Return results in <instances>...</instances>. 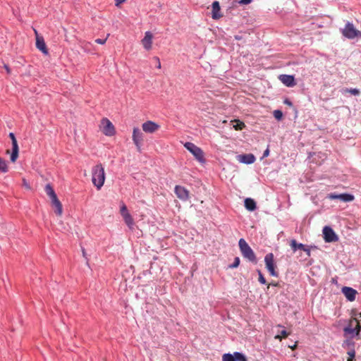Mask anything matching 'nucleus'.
<instances>
[{"instance_id":"obj_1","label":"nucleus","mask_w":361,"mask_h":361,"mask_svg":"<svg viewBox=\"0 0 361 361\" xmlns=\"http://www.w3.org/2000/svg\"><path fill=\"white\" fill-rule=\"evenodd\" d=\"M105 180L104 169L101 164L93 166L92 169V181L97 190H100Z\"/></svg>"},{"instance_id":"obj_2","label":"nucleus","mask_w":361,"mask_h":361,"mask_svg":"<svg viewBox=\"0 0 361 361\" xmlns=\"http://www.w3.org/2000/svg\"><path fill=\"white\" fill-rule=\"evenodd\" d=\"M238 246L244 258L253 264L257 263L255 253L244 238H240L239 240Z\"/></svg>"},{"instance_id":"obj_3","label":"nucleus","mask_w":361,"mask_h":361,"mask_svg":"<svg viewBox=\"0 0 361 361\" xmlns=\"http://www.w3.org/2000/svg\"><path fill=\"white\" fill-rule=\"evenodd\" d=\"M184 147L187 149L195 158L201 164L205 163V159L204 156V152L202 149L195 145L194 143L190 142H186L184 144Z\"/></svg>"},{"instance_id":"obj_4","label":"nucleus","mask_w":361,"mask_h":361,"mask_svg":"<svg viewBox=\"0 0 361 361\" xmlns=\"http://www.w3.org/2000/svg\"><path fill=\"white\" fill-rule=\"evenodd\" d=\"M341 32L344 37L353 39L355 37H361V32L357 30L352 23L348 22L345 27L341 29Z\"/></svg>"},{"instance_id":"obj_5","label":"nucleus","mask_w":361,"mask_h":361,"mask_svg":"<svg viewBox=\"0 0 361 361\" xmlns=\"http://www.w3.org/2000/svg\"><path fill=\"white\" fill-rule=\"evenodd\" d=\"M264 262L266 265V268L269 272L270 275L272 276L278 277L279 274L276 271V264L274 262V257L273 253L270 252L265 255L264 257Z\"/></svg>"},{"instance_id":"obj_6","label":"nucleus","mask_w":361,"mask_h":361,"mask_svg":"<svg viewBox=\"0 0 361 361\" xmlns=\"http://www.w3.org/2000/svg\"><path fill=\"white\" fill-rule=\"evenodd\" d=\"M324 239L326 243L336 242L338 240V237L330 226H326L323 228Z\"/></svg>"},{"instance_id":"obj_7","label":"nucleus","mask_w":361,"mask_h":361,"mask_svg":"<svg viewBox=\"0 0 361 361\" xmlns=\"http://www.w3.org/2000/svg\"><path fill=\"white\" fill-rule=\"evenodd\" d=\"M132 138L137 151L140 152L143 141V133L139 128L135 127L133 128Z\"/></svg>"},{"instance_id":"obj_8","label":"nucleus","mask_w":361,"mask_h":361,"mask_svg":"<svg viewBox=\"0 0 361 361\" xmlns=\"http://www.w3.org/2000/svg\"><path fill=\"white\" fill-rule=\"evenodd\" d=\"M9 137L11 138L12 141V152L11 154V161L15 162L18 157V152H19V148L15 136V134L13 133H9Z\"/></svg>"},{"instance_id":"obj_9","label":"nucleus","mask_w":361,"mask_h":361,"mask_svg":"<svg viewBox=\"0 0 361 361\" xmlns=\"http://www.w3.org/2000/svg\"><path fill=\"white\" fill-rule=\"evenodd\" d=\"M102 124L103 126L102 132L105 135L112 136L115 134V128L112 123L107 118H103L102 120Z\"/></svg>"},{"instance_id":"obj_10","label":"nucleus","mask_w":361,"mask_h":361,"mask_svg":"<svg viewBox=\"0 0 361 361\" xmlns=\"http://www.w3.org/2000/svg\"><path fill=\"white\" fill-rule=\"evenodd\" d=\"M174 192L176 196L183 201H186L189 198V191L183 186L176 185Z\"/></svg>"},{"instance_id":"obj_11","label":"nucleus","mask_w":361,"mask_h":361,"mask_svg":"<svg viewBox=\"0 0 361 361\" xmlns=\"http://www.w3.org/2000/svg\"><path fill=\"white\" fill-rule=\"evenodd\" d=\"M35 32L36 35V47L41 51L44 54L47 55L49 54L48 49L47 48L46 43L44 42V39L43 37L39 36L37 32V30H35Z\"/></svg>"},{"instance_id":"obj_12","label":"nucleus","mask_w":361,"mask_h":361,"mask_svg":"<svg viewBox=\"0 0 361 361\" xmlns=\"http://www.w3.org/2000/svg\"><path fill=\"white\" fill-rule=\"evenodd\" d=\"M341 292L343 293L346 299L350 302L354 301L355 300L356 295L357 294V292L355 289L348 286L343 287Z\"/></svg>"},{"instance_id":"obj_13","label":"nucleus","mask_w":361,"mask_h":361,"mask_svg":"<svg viewBox=\"0 0 361 361\" xmlns=\"http://www.w3.org/2000/svg\"><path fill=\"white\" fill-rule=\"evenodd\" d=\"M143 131L147 133H153L159 128V126L154 121H147L142 123Z\"/></svg>"},{"instance_id":"obj_14","label":"nucleus","mask_w":361,"mask_h":361,"mask_svg":"<svg viewBox=\"0 0 361 361\" xmlns=\"http://www.w3.org/2000/svg\"><path fill=\"white\" fill-rule=\"evenodd\" d=\"M237 159L240 163L245 164H252L255 161L256 158L254 154L250 153V154H239L237 156Z\"/></svg>"},{"instance_id":"obj_15","label":"nucleus","mask_w":361,"mask_h":361,"mask_svg":"<svg viewBox=\"0 0 361 361\" xmlns=\"http://www.w3.org/2000/svg\"><path fill=\"white\" fill-rule=\"evenodd\" d=\"M279 79L283 84L288 87H294L296 85L295 77L292 75H281Z\"/></svg>"},{"instance_id":"obj_16","label":"nucleus","mask_w":361,"mask_h":361,"mask_svg":"<svg viewBox=\"0 0 361 361\" xmlns=\"http://www.w3.org/2000/svg\"><path fill=\"white\" fill-rule=\"evenodd\" d=\"M330 197L334 200H336V199L340 200L344 202H352L355 199L354 195H353L352 194H350V193H342V194H339V195L331 194Z\"/></svg>"},{"instance_id":"obj_17","label":"nucleus","mask_w":361,"mask_h":361,"mask_svg":"<svg viewBox=\"0 0 361 361\" xmlns=\"http://www.w3.org/2000/svg\"><path fill=\"white\" fill-rule=\"evenodd\" d=\"M212 17L214 20L219 19L222 17V14L220 12L221 8L220 4L218 1H214L212 4Z\"/></svg>"},{"instance_id":"obj_18","label":"nucleus","mask_w":361,"mask_h":361,"mask_svg":"<svg viewBox=\"0 0 361 361\" xmlns=\"http://www.w3.org/2000/svg\"><path fill=\"white\" fill-rule=\"evenodd\" d=\"M152 37L153 36L149 31L145 32V35L142 39V43L145 49L149 50L152 48Z\"/></svg>"},{"instance_id":"obj_19","label":"nucleus","mask_w":361,"mask_h":361,"mask_svg":"<svg viewBox=\"0 0 361 361\" xmlns=\"http://www.w3.org/2000/svg\"><path fill=\"white\" fill-rule=\"evenodd\" d=\"M50 200H51V206L55 208V211H54L55 213L58 216H61L62 214L63 207H62V204H61V202L59 201V200L58 199L57 196L54 197V198H51Z\"/></svg>"},{"instance_id":"obj_20","label":"nucleus","mask_w":361,"mask_h":361,"mask_svg":"<svg viewBox=\"0 0 361 361\" xmlns=\"http://www.w3.org/2000/svg\"><path fill=\"white\" fill-rule=\"evenodd\" d=\"M245 207L250 212H253L257 208L255 201L250 197H247L244 201Z\"/></svg>"},{"instance_id":"obj_21","label":"nucleus","mask_w":361,"mask_h":361,"mask_svg":"<svg viewBox=\"0 0 361 361\" xmlns=\"http://www.w3.org/2000/svg\"><path fill=\"white\" fill-rule=\"evenodd\" d=\"M44 190L46 194L49 197L50 199L57 196L54 188L49 183L45 185Z\"/></svg>"},{"instance_id":"obj_22","label":"nucleus","mask_w":361,"mask_h":361,"mask_svg":"<svg viewBox=\"0 0 361 361\" xmlns=\"http://www.w3.org/2000/svg\"><path fill=\"white\" fill-rule=\"evenodd\" d=\"M233 358L234 361H247V357L240 352H234Z\"/></svg>"},{"instance_id":"obj_23","label":"nucleus","mask_w":361,"mask_h":361,"mask_svg":"<svg viewBox=\"0 0 361 361\" xmlns=\"http://www.w3.org/2000/svg\"><path fill=\"white\" fill-rule=\"evenodd\" d=\"M304 244L302 243H298L295 240H292L290 242V247L292 250L295 252L298 249L302 250L305 247Z\"/></svg>"},{"instance_id":"obj_24","label":"nucleus","mask_w":361,"mask_h":361,"mask_svg":"<svg viewBox=\"0 0 361 361\" xmlns=\"http://www.w3.org/2000/svg\"><path fill=\"white\" fill-rule=\"evenodd\" d=\"M125 223L126 225L130 228H132L134 224L133 219L130 214H126L125 216L123 217Z\"/></svg>"},{"instance_id":"obj_25","label":"nucleus","mask_w":361,"mask_h":361,"mask_svg":"<svg viewBox=\"0 0 361 361\" xmlns=\"http://www.w3.org/2000/svg\"><path fill=\"white\" fill-rule=\"evenodd\" d=\"M341 92L342 94H345L346 92H350L353 95H355V96L359 95V94H360V90L357 88H350V89L343 88L341 90Z\"/></svg>"},{"instance_id":"obj_26","label":"nucleus","mask_w":361,"mask_h":361,"mask_svg":"<svg viewBox=\"0 0 361 361\" xmlns=\"http://www.w3.org/2000/svg\"><path fill=\"white\" fill-rule=\"evenodd\" d=\"M8 171L7 163L1 157H0V172L6 173Z\"/></svg>"},{"instance_id":"obj_27","label":"nucleus","mask_w":361,"mask_h":361,"mask_svg":"<svg viewBox=\"0 0 361 361\" xmlns=\"http://www.w3.org/2000/svg\"><path fill=\"white\" fill-rule=\"evenodd\" d=\"M343 331L346 334H351V336L352 337H354L355 336V331H356V329H354L353 327H351L350 326H345L344 329H343Z\"/></svg>"},{"instance_id":"obj_28","label":"nucleus","mask_w":361,"mask_h":361,"mask_svg":"<svg viewBox=\"0 0 361 361\" xmlns=\"http://www.w3.org/2000/svg\"><path fill=\"white\" fill-rule=\"evenodd\" d=\"M240 262V258L238 257H235L234 258L233 262L232 264H229L228 266V269H235L239 266Z\"/></svg>"},{"instance_id":"obj_29","label":"nucleus","mask_w":361,"mask_h":361,"mask_svg":"<svg viewBox=\"0 0 361 361\" xmlns=\"http://www.w3.org/2000/svg\"><path fill=\"white\" fill-rule=\"evenodd\" d=\"M222 361H234L233 353H224L222 356Z\"/></svg>"},{"instance_id":"obj_30","label":"nucleus","mask_w":361,"mask_h":361,"mask_svg":"<svg viewBox=\"0 0 361 361\" xmlns=\"http://www.w3.org/2000/svg\"><path fill=\"white\" fill-rule=\"evenodd\" d=\"M257 272L258 276H259V278H258L259 282L261 284H266L267 283V281H266V279L264 278L263 274L262 273V271L259 269H257Z\"/></svg>"},{"instance_id":"obj_31","label":"nucleus","mask_w":361,"mask_h":361,"mask_svg":"<svg viewBox=\"0 0 361 361\" xmlns=\"http://www.w3.org/2000/svg\"><path fill=\"white\" fill-rule=\"evenodd\" d=\"M273 114L274 118L278 121L281 120L283 118V113L281 110H274Z\"/></svg>"},{"instance_id":"obj_32","label":"nucleus","mask_w":361,"mask_h":361,"mask_svg":"<svg viewBox=\"0 0 361 361\" xmlns=\"http://www.w3.org/2000/svg\"><path fill=\"white\" fill-rule=\"evenodd\" d=\"M281 335H276L275 336V338L276 339H279V341H281L282 339V337H286L288 336V333L286 331V330L283 329L281 331Z\"/></svg>"},{"instance_id":"obj_33","label":"nucleus","mask_w":361,"mask_h":361,"mask_svg":"<svg viewBox=\"0 0 361 361\" xmlns=\"http://www.w3.org/2000/svg\"><path fill=\"white\" fill-rule=\"evenodd\" d=\"M129 214L130 213L128 211L127 207L126 206V204H123L122 206L121 207V216L123 217L126 214Z\"/></svg>"},{"instance_id":"obj_34","label":"nucleus","mask_w":361,"mask_h":361,"mask_svg":"<svg viewBox=\"0 0 361 361\" xmlns=\"http://www.w3.org/2000/svg\"><path fill=\"white\" fill-rule=\"evenodd\" d=\"M348 355H349V357H350V359H354L355 357V351L354 349L350 350L348 352Z\"/></svg>"},{"instance_id":"obj_35","label":"nucleus","mask_w":361,"mask_h":361,"mask_svg":"<svg viewBox=\"0 0 361 361\" xmlns=\"http://www.w3.org/2000/svg\"><path fill=\"white\" fill-rule=\"evenodd\" d=\"M106 42V39H95V42L97 43V44H104Z\"/></svg>"},{"instance_id":"obj_36","label":"nucleus","mask_w":361,"mask_h":361,"mask_svg":"<svg viewBox=\"0 0 361 361\" xmlns=\"http://www.w3.org/2000/svg\"><path fill=\"white\" fill-rule=\"evenodd\" d=\"M153 59H154V60L156 61V63H157L156 67H157V68H159H159H161V63H160V60H159V59L157 56H154V57L153 58Z\"/></svg>"},{"instance_id":"obj_37","label":"nucleus","mask_w":361,"mask_h":361,"mask_svg":"<svg viewBox=\"0 0 361 361\" xmlns=\"http://www.w3.org/2000/svg\"><path fill=\"white\" fill-rule=\"evenodd\" d=\"M245 125L243 122H239V123H238L236 126H235V130H241L243 128V127H244Z\"/></svg>"},{"instance_id":"obj_38","label":"nucleus","mask_w":361,"mask_h":361,"mask_svg":"<svg viewBox=\"0 0 361 361\" xmlns=\"http://www.w3.org/2000/svg\"><path fill=\"white\" fill-rule=\"evenodd\" d=\"M302 250H303V251L306 253V255H307V256H309V257H310V256L311 255V251H310V248H308L306 245H305L304 249H302Z\"/></svg>"},{"instance_id":"obj_39","label":"nucleus","mask_w":361,"mask_h":361,"mask_svg":"<svg viewBox=\"0 0 361 361\" xmlns=\"http://www.w3.org/2000/svg\"><path fill=\"white\" fill-rule=\"evenodd\" d=\"M284 104L288 105L289 106H293V102L288 98L285 99L283 101Z\"/></svg>"},{"instance_id":"obj_40","label":"nucleus","mask_w":361,"mask_h":361,"mask_svg":"<svg viewBox=\"0 0 361 361\" xmlns=\"http://www.w3.org/2000/svg\"><path fill=\"white\" fill-rule=\"evenodd\" d=\"M269 155V147H267V148L264 150V153H263V155H262V159L265 158V157H267Z\"/></svg>"},{"instance_id":"obj_41","label":"nucleus","mask_w":361,"mask_h":361,"mask_svg":"<svg viewBox=\"0 0 361 361\" xmlns=\"http://www.w3.org/2000/svg\"><path fill=\"white\" fill-rule=\"evenodd\" d=\"M252 0H240L239 1V4L242 5H247L249 4Z\"/></svg>"},{"instance_id":"obj_42","label":"nucleus","mask_w":361,"mask_h":361,"mask_svg":"<svg viewBox=\"0 0 361 361\" xmlns=\"http://www.w3.org/2000/svg\"><path fill=\"white\" fill-rule=\"evenodd\" d=\"M355 329H356L355 335L357 336L359 334L360 331H361V326L358 324Z\"/></svg>"},{"instance_id":"obj_43","label":"nucleus","mask_w":361,"mask_h":361,"mask_svg":"<svg viewBox=\"0 0 361 361\" xmlns=\"http://www.w3.org/2000/svg\"><path fill=\"white\" fill-rule=\"evenodd\" d=\"M4 68L6 69V71L7 73H11V69H10V68L8 67V65H6V64H5V65H4Z\"/></svg>"},{"instance_id":"obj_44","label":"nucleus","mask_w":361,"mask_h":361,"mask_svg":"<svg viewBox=\"0 0 361 361\" xmlns=\"http://www.w3.org/2000/svg\"><path fill=\"white\" fill-rule=\"evenodd\" d=\"M125 0H116V5L118 6L120 4L124 2Z\"/></svg>"},{"instance_id":"obj_45","label":"nucleus","mask_w":361,"mask_h":361,"mask_svg":"<svg viewBox=\"0 0 361 361\" xmlns=\"http://www.w3.org/2000/svg\"><path fill=\"white\" fill-rule=\"evenodd\" d=\"M296 346H297L296 343H295V344H293V345H288V347H289L290 348L293 349H293H295V348H296Z\"/></svg>"},{"instance_id":"obj_46","label":"nucleus","mask_w":361,"mask_h":361,"mask_svg":"<svg viewBox=\"0 0 361 361\" xmlns=\"http://www.w3.org/2000/svg\"><path fill=\"white\" fill-rule=\"evenodd\" d=\"M269 286H277V283H271L269 284Z\"/></svg>"},{"instance_id":"obj_47","label":"nucleus","mask_w":361,"mask_h":361,"mask_svg":"<svg viewBox=\"0 0 361 361\" xmlns=\"http://www.w3.org/2000/svg\"><path fill=\"white\" fill-rule=\"evenodd\" d=\"M82 255L84 257H85V252L84 248H82Z\"/></svg>"},{"instance_id":"obj_48","label":"nucleus","mask_w":361,"mask_h":361,"mask_svg":"<svg viewBox=\"0 0 361 361\" xmlns=\"http://www.w3.org/2000/svg\"><path fill=\"white\" fill-rule=\"evenodd\" d=\"M336 280L335 279H332V282H333V283H334V282H336Z\"/></svg>"},{"instance_id":"obj_49","label":"nucleus","mask_w":361,"mask_h":361,"mask_svg":"<svg viewBox=\"0 0 361 361\" xmlns=\"http://www.w3.org/2000/svg\"><path fill=\"white\" fill-rule=\"evenodd\" d=\"M353 359H350V357H349L347 361H353Z\"/></svg>"},{"instance_id":"obj_50","label":"nucleus","mask_w":361,"mask_h":361,"mask_svg":"<svg viewBox=\"0 0 361 361\" xmlns=\"http://www.w3.org/2000/svg\"><path fill=\"white\" fill-rule=\"evenodd\" d=\"M359 318L361 319V312L358 314Z\"/></svg>"}]
</instances>
